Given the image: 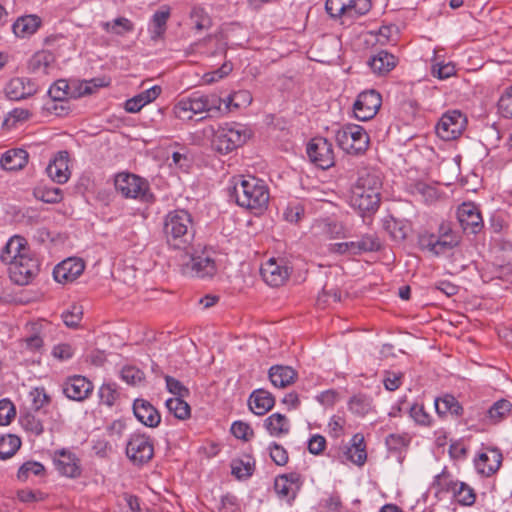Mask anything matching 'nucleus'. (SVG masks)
Listing matches in <instances>:
<instances>
[{
	"mask_svg": "<svg viewBox=\"0 0 512 512\" xmlns=\"http://www.w3.org/2000/svg\"><path fill=\"white\" fill-rule=\"evenodd\" d=\"M230 197L234 198L240 207L258 214L267 208L270 194L267 184L262 179L238 176L233 179Z\"/></svg>",
	"mask_w": 512,
	"mask_h": 512,
	"instance_id": "obj_1",
	"label": "nucleus"
},
{
	"mask_svg": "<svg viewBox=\"0 0 512 512\" xmlns=\"http://www.w3.org/2000/svg\"><path fill=\"white\" fill-rule=\"evenodd\" d=\"M163 233L169 247L186 251L195 237L191 214L184 209L170 211L164 218Z\"/></svg>",
	"mask_w": 512,
	"mask_h": 512,
	"instance_id": "obj_2",
	"label": "nucleus"
},
{
	"mask_svg": "<svg viewBox=\"0 0 512 512\" xmlns=\"http://www.w3.org/2000/svg\"><path fill=\"white\" fill-rule=\"evenodd\" d=\"M223 100L217 94L194 92L178 101L173 113L180 120H191L194 115L208 113L210 116L222 114Z\"/></svg>",
	"mask_w": 512,
	"mask_h": 512,
	"instance_id": "obj_3",
	"label": "nucleus"
},
{
	"mask_svg": "<svg viewBox=\"0 0 512 512\" xmlns=\"http://www.w3.org/2000/svg\"><path fill=\"white\" fill-rule=\"evenodd\" d=\"M251 136L250 130L237 122L225 123L216 130L212 145L216 151L227 154L242 146Z\"/></svg>",
	"mask_w": 512,
	"mask_h": 512,
	"instance_id": "obj_4",
	"label": "nucleus"
},
{
	"mask_svg": "<svg viewBox=\"0 0 512 512\" xmlns=\"http://www.w3.org/2000/svg\"><path fill=\"white\" fill-rule=\"evenodd\" d=\"M335 140L344 152L351 155L364 153L370 143V138L365 129L357 124H345L335 131Z\"/></svg>",
	"mask_w": 512,
	"mask_h": 512,
	"instance_id": "obj_5",
	"label": "nucleus"
},
{
	"mask_svg": "<svg viewBox=\"0 0 512 512\" xmlns=\"http://www.w3.org/2000/svg\"><path fill=\"white\" fill-rule=\"evenodd\" d=\"M181 272L191 277L212 278L217 273L216 252L208 248L195 251L182 263Z\"/></svg>",
	"mask_w": 512,
	"mask_h": 512,
	"instance_id": "obj_6",
	"label": "nucleus"
},
{
	"mask_svg": "<svg viewBox=\"0 0 512 512\" xmlns=\"http://www.w3.org/2000/svg\"><path fill=\"white\" fill-rule=\"evenodd\" d=\"M115 189L123 197L148 202L153 198L148 181L136 174L121 172L115 176Z\"/></svg>",
	"mask_w": 512,
	"mask_h": 512,
	"instance_id": "obj_7",
	"label": "nucleus"
},
{
	"mask_svg": "<svg viewBox=\"0 0 512 512\" xmlns=\"http://www.w3.org/2000/svg\"><path fill=\"white\" fill-rule=\"evenodd\" d=\"M371 0H326L325 9L334 20H354L367 14L371 9Z\"/></svg>",
	"mask_w": 512,
	"mask_h": 512,
	"instance_id": "obj_8",
	"label": "nucleus"
},
{
	"mask_svg": "<svg viewBox=\"0 0 512 512\" xmlns=\"http://www.w3.org/2000/svg\"><path fill=\"white\" fill-rule=\"evenodd\" d=\"M458 243L457 236L451 231L443 232L440 235L425 231L418 236L419 248L433 256H441L451 251Z\"/></svg>",
	"mask_w": 512,
	"mask_h": 512,
	"instance_id": "obj_9",
	"label": "nucleus"
},
{
	"mask_svg": "<svg viewBox=\"0 0 512 512\" xmlns=\"http://www.w3.org/2000/svg\"><path fill=\"white\" fill-rule=\"evenodd\" d=\"M309 160L317 167L326 170L335 163L333 145L324 137L311 139L306 147Z\"/></svg>",
	"mask_w": 512,
	"mask_h": 512,
	"instance_id": "obj_10",
	"label": "nucleus"
},
{
	"mask_svg": "<svg viewBox=\"0 0 512 512\" xmlns=\"http://www.w3.org/2000/svg\"><path fill=\"white\" fill-rule=\"evenodd\" d=\"M126 455L134 465L148 463L154 455L152 440L145 434H132L126 445Z\"/></svg>",
	"mask_w": 512,
	"mask_h": 512,
	"instance_id": "obj_11",
	"label": "nucleus"
},
{
	"mask_svg": "<svg viewBox=\"0 0 512 512\" xmlns=\"http://www.w3.org/2000/svg\"><path fill=\"white\" fill-rule=\"evenodd\" d=\"M465 126V116L458 110H452L442 115L435 127V131L442 140L451 141L461 135Z\"/></svg>",
	"mask_w": 512,
	"mask_h": 512,
	"instance_id": "obj_12",
	"label": "nucleus"
},
{
	"mask_svg": "<svg viewBox=\"0 0 512 512\" xmlns=\"http://www.w3.org/2000/svg\"><path fill=\"white\" fill-rule=\"evenodd\" d=\"M39 272L38 259L33 257L31 253L24 257H20L18 261H14L9 266L10 279L17 285H27Z\"/></svg>",
	"mask_w": 512,
	"mask_h": 512,
	"instance_id": "obj_13",
	"label": "nucleus"
},
{
	"mask_svg": "<svg viewBox=\"0 0 512 512\" xmlns=\"http://www.w3.org/2000/svg\"><path fill=\"white\" fill-rule=\"evenodd\" d=\"M382 104L380 93L375 90L361 92L353 106L354 115L361 121L372 119Z\"/></svg>",
	"mask_w": 512,
	"mask_h": 512,
	"instance_id": "obj_14",
	"label": "nucleus"
},
{
	"mask_svg": "<svg viewBox=\"0 0 512 512\" xmlns=\"http://www.w3.org/2000/svg\"><path fill=\"white\" fill-rule=\"evenodd\" d=\"M435 483L441 486L442 490L451 493L458 504L471 506L475 503L476 495L474 490L466 483L448 480V478L443 475H437Z\"/></svg>",
	"mask_w": 512,
	"mask_h": 512,
	"instance_id": "obj_15",
	"label": "nucleus"
},
{
	"mask_svg": "<svg viewBox=\"0 0 512 512\" xmlns=\"http://www.w3.org/2000/svg\"><path fill=\"white\" fill-rule=\"evenodd\" d=\"M92 382L82 375L68 377L62 384V391L71 400L82 402L93 392Z\"/></svg>",
	"mask_w": 512,
	"mask_h": 512,
	"instance_id": "obj_16",
	"label": "nucleus"
},
{
	"mask_svg": "<svg viewBox=\"0 0 512 512\" xmlns=\"http://www.w3.org/2000/svg\"><path fill=\"white\" fill-rule=\"evenodd\" d=\"M260 273L269 286L279 287L288 279L290 272L282 260L271 258L261 266Z\"/></svg>",
	"mask_w": 512,
	"mask_h": 512,
	"instance_id": "obj_17",
	"label": "nucleus"
},
{
	"mask_svg": "<svg viewBox=\"0 0 512 512\" xmlns=\"http://www.w3.org/2000/svg\"><path fill=\"white\" fill-rule=\"evenodd\" d=\"M53 464L56 470L65 477L76 478L81 474L80 460L74 453L66 449L54 453Z\"/></svg>",
	"mask_w": 512,
	"mask_h": 512,
	"instance_id": "obj_18",
	"label": "nucleus"
},
{
	"mask_svg": "<svg viewBox=\"0 0 512 512\" xmlns=\"http://www.w3.org/2000/svg\"><path fill=\"white\" fill-rule=\"evenodd\" d=\"M457 218L464 231L477 233L483 227L482 216L473 203H462L457 209Z\"/></svg>",
	"mask_w": 512,
	"mask_h": 512,
	"instance_id": "obj_19",
	"label": "nucleus"
},
{
	"mask_svg": "<svg viewBox=\"0 0 512 512\" xmlns=\"http://www.w3.org/2000/svg\"><path fill=\"white\" fill-rule=\"evenodd\" d=\"M380 203V196L373 191L367 192L362 188L353 186L350 196V205L361 213H374Z\"/></svg>",
	"mask_w": 512,
	"mask_h": 512,
	"instance_id": "obj_20",
	"label": "nucleus"
},
{
	"mask_svg": "<svg viewBox=\"0 0 512 512\" xmlns=\"http://www.w3.org/2000/svg\"><path fill=\"white\" fill-rule=\"evenodd\" d=\"M84 268L81 259L68 258L55 266L53 277L59 283L72 282L83 273Z\"/></svg>",
	"mask_w": 512,
	"mask_h": 512,
	"instance_id": "obj_21",
	"label": "nucleus"
},
{
	"mask_svg": "<svg viewBox=\"0 0 512 512\" xmlns=\"http://www.w3.org/2000/svg\"><path fill=\"white\" fill-rule=\"evenodd\" d=\"M48 176L58 184L66 183L71 175L69 169V153L65 150L59 151L49 162L46 168Z\"/></svg>",
	"mask_w": 512,
	"mask_h": 512,
	"instance_id": "obj_22",
	"label": "nucleus"
},
{
	"mask_svg": "<svg viewBox=\"0 0 512 512\" xmlns=\"http://www.w3.org/2000/svg\"><path fill=\"white\" fill-rule=\"evenodd\" d=\"M339 459L342 463L349 461L358 466H363L365 464L367 453L362 434L357 433L352 437L351 444L346 445L343 448V451L339 455Z\"/></svg>",
	"mask_w": 512,
	"mask_h": 512,
	"instance_id": "obj_23",
	"label": "nucleus"
},
{
	"mask_svg": "<svg viewBox=\"0 0 512 512\" xmlns=\"http://www.w3.org/2000/svg\"><path fill=\"white\" fill-rule=\"evenodd\" d=\"M37 89V85L31 79L17 77L7 83L5 94L10 100L19 101L33 96Z\"/></svg>",
	"mask_w": 512,
	"mask_h": 512,
	"instance_id": "obj_24",
	"label": "nucleus"
},
{
	"mask_svg": "<svg viewBox=\"0 0 512 512\" xmlns=\"http://www.w3.org/2000/svg\"><path fill=\"white\" fill-rule=\"evenodd\" d=\"M501 463L502 454L497 448L480 453L474 461L477 472L486 477L493 475L500 468Z\"/></svg>",
	"mask_w": 512,
	"mask_h": 512,
	"instance_id": "obj_25",
	"label": "nucleus"
},
{
	"mask_svg": "<svg viewBox=\"0 0 512 512\" xmlns=\"http://www.w3.org/2000/svg\"><path fill=\"white\" fill-rule=\"evenodd\" d=\"M133 413L136 419L147 427H157L161 422V415L158 410L144 399L134 400Z\"/></svg>",
	"mask_w": 512,
	"mask_h": 512,
	"instance_id": "obj_26",
	"label": "nucleus"
},
{
	"mask_svg": "<svg viewBox=\"0 0 512 512\" xmlns=\"http://www.w3.org/2000/svg\"><path fill=\"white\" fill-rule=\"evenodd\" d=\"M30 253L29 248L27 247L26 240L21 236H13L6 243L3 248L0 259L3 263L7 265H11L14 261H18L20 257H24Z\"/></svg>",
	"mask_w": 512,
	"mask_h": 512,
	"instance_id": "obj_27",
	"label": "nucleus"
},
{
	"mask_svg": "<svg viewBox=\"0 0 512 512\" xmlns=\"http://www.w3.org/2000/svg\"><path fill=\"white\" fill-rule=\"evenodd\" d=\"M397 63V57L386 50L378 51L372 55L368 61L372 72L379 76L388 74L396 67Z\"/></svg>",
	"mask_w": 512,
	"mask_h": 512,
	"instance_id": "obj_28",
	"label": "nucleus"
},
{
	"mask_svg": "<svg viewBox=\"0 0 512 512\" xmlns=\"http://www.w3.org/2000/svg\"><path fill=\"white\" fill-rule=\"evenodd\" d=\"M248 404L250 410L256 415H264L270 411L275 405L274 396L265 389L254 390L249 399Z\"/></svg>",
	"mask_w": 512,
	"mask_h": 512,
	"instance_id": "obj_29",
	"label": "nucleus"
},
{
	"mask_svg": "<svg viewBox=\"0 0 512 512\" xmlns=\"http://www.w3.org/2000/svg\"><path fill=\"white\" fill-rule=\"evenodd\" d=\"M48 95L53 102V106L48 107V110H54L57 115H64L67 113V108L60 105V111L56 102L62 103L70 96L69 84L65 79H59L49 88Z\"/></svg>",
	"mask_w": 512,
	"mask_h": 512,
	"instance_id": "obj_30",
	"label": "nucleus"
},
{
	"mask_svg": "<svg viewBox=\"0 0 512 512\" xmlns=\"http://www.w3.org/2000/svg\"><path fill=\"white\" fill-rule=\"evenodd\" d=\"M268 375L273 386L277 388H285L291 385L297 377V373L292 367L284 365L270 367Z\"/></svg>",
	"mask_w": 512,
	"mask_h": 512,
	"instance_id": "obj_31",
	"label": "nucleus"
},
{
	"mask_svg": "<svg viewBox=\"0 0 512 512\" xmlns=\"http://www.w3.org/2000/svg\"><path fill=\"white\" fill-rule=\"evenodd\" d=\"M313 231L316 235L323 236L328 239L345 237L344 226L340 222L328 218L317 220L313 225Z\"/></svg>",
	"mask_w": 512,
	"mask_h": 512,
	"instance_id": "obj_32",
	"label": "nucleus"
},
{
	"mask_svg": "<svg viewBox=\"0 0 512 512\" xmlns=\"http://www.w3.org/2000/svg\"><path fill=\"white\" fill-rule=\"evenodd\" d=\"M28 162V153L24 149H10L0 159L1 167L7 171L22 169Z\"/></svg>",
	"mask_w": 512,
	"mask_h": 512,
	"instance_id": "obj_33",
	"label": "nucleus"
},
{
	"mask_svg": "<svg viewBox=\"0 0 512 512\" xmlns=\"http://www.w3.org/2000/svg\"><path fill=\"white\" fill-rule=\"evenodd\" d=\"M41 26V19L37 15H26L18 18L12 25L17 37L25 38L34 34Z\"/></svg>",
	"mask_w": 512,
	"mask_h": 512,
	"instance_id": "obj_34",
	"label": "nucleus"
},
{
	"mask_svg": "<svg viewBox=\"0 0 512 512\" xmlns=\"http://www.w3.org/2000/svg\"><path fill=\"white\" fill-rule=\"evenodd\" d=\"M169 17L170 8L168 6L161 7V9L157 10L153 14L149 26L150 37L153 41L163 37L167 28V21Z\"/></svg>",
	"mask_w": 512,
	"mask_h": 512,
	"instance_id": "obj_35",
	"label": "nucleus"
},
{
	"mask_svg": "<svg viewBox=\"0 0 512 512\" xmlns=\"http://www.w3.org/2000/svg\"><path fill=\"white\" fill-rule=\"evenodd\" d=\"M435 410L439 416L447 414L453 416H460L463 413V408L459 401L451 394H445L434 400Z\"/></svg>",
	"mask_w": 512,
	"mask_h": 512,
	"instance_id": "obj_36",
	"label": "nucleus"
},
{
	"mask_svg": "<svg viewBox=\"0 0 512 512\" xmlns=\"http://www.w3.org/2000/svg\"><path fill=\"white\" fill-rule=\"evenodd\" d=\"M264 427L271 436L280 437L289 433L290 423L285 415L273 413L265 419Z\"/></svg>",
	"mask_w": 512,
	"mask_h": 512,
	"instance_id": "obj_37",
	"label": "nucleus"
},
{
	"mask_svg": "<svg viewBox=\"0 0 512 512\" xmlns=\"http://www.w3.org/2000/svg\"><path fill=\"white\" fill-rule=\"evenodd\" d=\"M252 102V95L248 90H239L230 94L226 100H223L222 114L228 113L232 109L247 107Z\"/></svg>",
	"mask_w": 512,
	"mask_h": 512,
	"instance_id": "obj_38",
	"label": "nucleus"
},
{
	"mask_svg": "<svg viewBox=\"0 0 512 512\" xmlns=\"http://www.w3.org/2000/svg\"><path fill=\"white\" fill-rule=\"evenodd\" d=\"M348 409L356 416L364 417L373 409V399L363 393L353 395L348 401Z\"/></svg>",
	"mask_w": 512,
	"mask_h": 512,
	"instance_id": "obj_39",
	"label": "nucleus"
},
{
	"mask_svg": "<svg viewBox=\"0 0 512 512\" xmlns=\"http://www.w3.org/2000/svg\"><path fill=\"white\" fill-rule=\"evenodd\" d=\"M53 55L46 51L35 53L28 63V68L33 73L47 74L53 62Z\"/></svg>",
	"mask_w": 512,
	"mask_h": 512,
	"instance_id": "obj_40",
	"label": "nucleus"
},
{
	"mask_svg": "<svg viewBox=\"0 0 512 512\" xmlns=\"http://www.w3.org/2000/svg\"><path fill=\"white\" fill-rule=\"evenodd\" d=\"M100 26L105 32L119 36L134 30V24L125 17H118L112 21L101 22Z\"/></svg>",
	"mask_w": 512,
	"mask_h": 512,
	"instance_id": "obj_41",
	"label": "nucleus"
},
{
	"mask_svg": "<svg viewBox=\"0 0 512 512\" xmlns=\"http://www.w3.org/2000/svg\"><path fill=\"white\" fill-rule=\"evenodd\" d=\"M184 397H173L166 400L165 405L169 412L177 419L185 420L190 417L191 409L189 404L184 401Z\"/></svg>",
	"mask_w": 512,
	"mask_h": 512,
	"instance_id": "obj_42",
	"label": "nucleus"
},
{
	"mask_svg": "<svg viewBox=\"0 0 512 512\" xmlns=\"http://www.w3.org/2000/svg\"><path fill=\"white\" fill-rule=\"evenodd\" d=\"M21 446V439L13 434L0 437V459L12 457Z\"/></svg>",
	"mask_w": 512,
	"mask_h": 512,
	"instance_id": "obj_43",
	"label": "nucleus"
},
{
	"mask_svg": "<svg viewBox=\"0 0 512 512\" xmlns=\"http://www.w3.org/2000/svg\"><path fill=\"white\" fill-rule=\"evenodd\" d=\"M19 422L21 427L35 435L39 436L43 433L44 427L42 421L32 412H26L20 415Z\"/></svg>",
	"mask_w": 512,
	"mask_h": 512,
	"instance_id": "obj_44",
	"label": "nucleus"
},
{
	"mask_svg": "<svg viewBox=\"0 0 512 512\" xmlns=\"http://www.w3.org/2000/svg\"><path fill=\"white\" fill-rule=\"evenodd\" d=\"M355 187L362 188L363 190H366L370 193V191H373L375 194H378L380 196V188H381V180L375 173L370 172H364L362 173L355 185Z\"/></svg>",
	"mask_w": 512,
	"mask_h": 512,
	"instance_id": "obj_45",
	"label": "nucleus"
},
{
	"mask_svg": "<svg viewBox=\"0 0 512 512\" xmlns=\"http://www.w3.org/2000/svg\"><path fill=\"white\" fill-rule=\"evenodd\" d=\"M411 437L406 434H389L386 437L385 443L389 451L399 452L406 450L410 445Z\"/></svg>",
	"mask_w": 512,
	"mask_h": 512,
	"instance_id": "obj_46",
	"label": "nucleus"
},
{
	"mask_svg": "<svg viewBox=\"0 0 512 512\" xmlns=\"http://www.w3.org/2000/svg\"><path fill=\"white\" fill-rule=\"evenodd\" d=\"M45 474V467L37 461H27L23 463L17 472V478L26 481L31 475L42 476Z\"/></svg>",
	"mask_w": 512,
	"mask_h": 512,
	"instance_id": "obj_47",
	"label": "nucleus"
},
{
	"mask_svg": "<svg viewBox=\"0 0 512 512\" xmlns=\"http://www.w3.org/2000/svg\"><path fill=\"white\" fill-rule=\"evenodd\" d=\"M232 474L238 478H248L253 474L254 461L248 458L246 461L243 459H236L231 464Z\"/></svg>",
	"mask_w": 512,
	"mask_h": 512,
	"instance_id": "obj_48",
	"label": "nucleus"
},
{
	"mask_svg": "<svg viewBox=\"0 0 512 512\" xmlns=\"http://www.w3.org/2000/svg\"><path fill=\"white\" fill-rule=\"evenodd\" d=\"M511 409L512 404L509 400H498L488 410V417L492 421L498 422L502 420L505 416H507L510 413Z\"/></svg>",
	"mask_w": 512,
	"mask_h": 512,
	"instance_id": "obj_49",
	"label": "nucleus"
},
{
	"mask_svg": "<svg viewBox=\"0 0 512 512\" xmlns=\"http://www.w3.org/2000/svg\"><path fill=\"white\" fill-rule=\"evenodd\" d=\"M35 196L45 203H58L62 200L63 193L58 187L44 186L35 191Z\"/></svg>",
	"mask_w": 512,
	"mask_h": 512,
	"instance_id": "obj_50",
	"label": "nucleus"
},
{
	"mask_svg": "<svg viewBox=\"0 0 512 512\" xmlns=\"http://www.w3.org/2000/svg\"><path fill=\"white\" fill-rule=\"evenodd\" d=\"M31 400V409L39 411L44 406L50 403V396L46 393L44 387H36L29 393Z\"/></svg>",
	"mask_w": 512,
	"mask_h": 512,
	"instance_id": "obj_51",
	"label": "nucleus"
},
{
	"mask_svg": "<svg viewBox=\"0 0 512 512\" xmlns=\"http://www.w3.org/2000/svg\"><path fill=\"white\" fill-rule=\"evenodd\" d=\"M83 315L82 307L73 304L68 310L64 311L61 315L64 324L69 328H76Z\"/></svg>",
	"mask_w": 512,
	"mask_h": 512,
	"instance_id": "obj_52",
	"label": "nucleus"
},
{
	"mask_svg": "<svg viewBox=\"0 0 512 512\" xmlns=\"http://www.w3.org/2000/svg\"><path fill=\"white\" fill-rule=\"evenodd\" d=\"M98 395L102 404L112 406L117 400L119 393L115 384L106 383L99 388Z\"/></svg>",
	"mask_w": 512,
	"mask_h": 512,
	"instance_id": "obj_53",
	"label": "nucleus"
},
{
	"mask_svg": "<svg viewBox=\"0 0 512 512\" xmlns=\"http://www.w3.org/2000/svg\"><path fill=\"white\" fill-rule=\"evenodd\" d=\"M431 73L440 80H445L455 75V65L451 62H436L431 67Z\"/></svg>",
	"mask_w": 512,
	"mask_h": 512,
	"instance_id": "obj_54",
	"label": "nucleus"
},
{
	"mask_svg": "<svg viewBox=\"0 0 512 512\" xmlns=\"http://www.w3.org/2000/svg\"><path fill=\"white\" fill-rule=\"evenodd\" d=\"M497 106L502 117L512 118V85L503 92Z\"/></svg>",
	"mask_w": 512,
	"mask_h": 512,
	"instance_id": "obj_55",
	"label": "nucleus"
},
{
	"mask_svg": "<svg viewBox=\"0 0 512 512\" xmlns=\"http://www.w3.org/2000/svg\"><path fill=\"white\" fill-rule=\"evenodd\" d=\"M274 488L279 497L287 500H293L298 492L296 487L287 483V478H276Z\"/></svg>",
	"mask_w": 512,
	"mask_h": 512,
	"instance_id": "obj_56",
	"label": "nucleus"
},
{
	"mask_svg": "<svg viewBox=\"0 0 512 512\" xmlns=\"http://www.w3.org/2000/svg\"><path fill=\"white\" fill-rule=\"evenodd\" d=\"M121 377L130 385H139L144 380V373L136 367L128 366L122 369Z\"/></svg>",
	"mask_w": 512,
	"mask_h": 512,
	"instance_id": "obj_57",
	"label": "nucleus"
},
{
	"mask_svg": "<svg viewBox=\"0 0 512 512\" xmlns=\"http://www.w3.org/2000/svg\"><path fill=\"white\" fill-rule=\"evenodd\" d=\"M361 252H374L381 248V241L376 234H365L359 240Z\"/></svg>",
	"mask_w": 512,
	"mask_h": 512,
	"instance_id": "obj_58",
	"label": "nucleus"
},
{
	"mask_svg": "<svg viewBox=\"0 0 512 512\" xmlns=\"http://www.w3.org/2000/svg\"><path fill=\"white\" fill-rule=\"evenodd\" d=\"M31 335L25 338L26 347L30 350H39L43 345V337L41 335L40 326L36 323L31 325Z\"/></svg>",
	"mask_w": 512,
	"mask_h": 512,
	"instance_id": "obj_59",
	"label": "nucleus"
},
{
	"mask_svg": "<svg viewBox=\"0 0 512 512\" xmlns=\"http://www.w3.org/2000/svg\"><path fill=\"white\" fill-rule=\"evenodd\" d=\"M165 382L167 390L176 397H186L189 395V389L174 377L165 376Z\"/></svg>",
	"mask_w": 512,
	"mask_h": 512,
	"instance_id": "obj_60",
	"label": "nucleus"
},
{
	"mask_svg": "<svg viewBox=\"0 0 512 512\" xmlns=\"http://www.w3.org/2000/svg\"><path fill=\"white\" fill-rule=\"evenodd\" d=\"M410 417L420 425H429L430 415L425 411L424 406L419 403L413 404L409 408Z\"/></svg>",
	"mask_w": 512,
	"mask_h": 512,
	"instance_id": "obj_61",
	"label": "nucleus"
},
{
	"mask_svg": "<svg viewBox=\"0 0 512 512\" xmlns=\"http://www.w3.org/2000/svg\"><path fill=\"white\" fill-rule=\"evenodd\" d=\"M231 433L238 439L249 440L254 432L249 424L242 421H235L231 426Z\"/></svg>",
	"mask_w": 512,
	"mask_h": 512,
	"instance_id": "obj_62",
	"label": "nucleus"
},
{
	"mask_svg": "<svg viewBox=\"0 0 512 512\" xmlns=\"http://www.w3.org/2000/svg\"><path fill=\"white\" fill-rule=\"evenodd\" d=\"M15 407L8 399L0 400V425H7L15 416Z\"/></svg>",
	"mask_w": 512,
	"mask_h": 512,
	"instance_id": "obj_63",
	"label": "nucleus"
},
{
	"mask_svg": "<svg viewBox=\"0 0 512 512\" xmlns=\"http://www.w3.org/2000/svg\"><path fill=\"white\" fill-rule=\"evenodd\" d=\"M270 457L273 462L279 466L285 465L288 462V453L286 449L275 442L270 446Z\"/></svg>",
	"mask_w": 512,
	"mask_h": 512,
	"instance_id": "obj_64",
	"label": "nucleus"
}]
</instances>
